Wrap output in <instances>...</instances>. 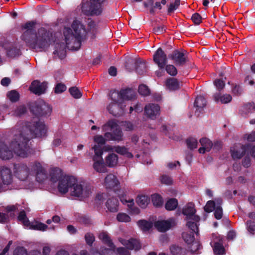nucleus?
Here are the masks:
<instances>
[{
	"label": "nucleus",
	"mask_w": 255,
	"mask_h": 255,
	"mask_svg": "<svg viewBox=\"0 0 255 255\" xmlns=\"http://www.w3.org/2000/svg\"><path fill=\"white\" fill-rule=\"evenodd\" d=\"M69 92L71 95L75 99H79L82 96V93L76 87H72L69 89Z\"/></svg>",
	"instance_id": "nucleus-49"
},
{
	"label": "nucleus",
	"mask_w": 255,
	"mask_h": 255,
	"mask_svg": "<svg viewBox=\"0 0 255 255\" xmlns=\"http://www.w3.org/2000/svg\"><path fill=\"white\" fill-rule=\"evenodd\" d=\"M105 0H90L82 3V13L86 16H99L103 10V4Z\"/></svg>",
	"instance_id": "nucleus-6"
},
{
	"label": "nucleus",
	"mask_w": 255,
	"mask_h": 255,
	"mask_svg": "<svg viewBox=\"0 0 255 255\" xmlns=\"http://www.w3.org/2000/svg\"><path fill=\"white\" fill-rule=\"evenodd\" d=\"M117 219L121 222H128L130 221V217L126 213H120L117 216Z\"/></svg>",
	"instance_id": "nucleus-57"
},
{
	"label": "nucleus",
	"mask_w": 255,
	"mask_h": 255,
	"mask_svg": "<svg viewBox=\"0 0 255 255\" xmlns=\"http://www.w3.org/2000/svg\"><path fill=\"white\" fill-rule=\"evenodd\" d=\"M180 0H175L174 2L171 3L168 8L167 12L168 13H171L175 10L178 8L180 5Z\"/></svg>",
	"instance_id": "nucleus-62"
},
{
	"label": "nucleus",
	"mask_w": 255,
	"mask_h": 255,
	"mask_svg": "<svg viewBox=\"0 0 255 255\" xmlns=\"http://www.w3.org/2000/svg\"><path fill=\"white\" fill-rule=\"evenodd\" d=\"M104 135L103 136L97 135L94 137V141L98 143V145H103L106 143V141H108Z\"/></svg>",
	"instance_id": "nucleus-61"
},
{
	"label": "nucleus",
	"mask_w": 255,
	"mask_h": 255,
	"mask_svg": "<svg viewBox=\"0 0 255 255\" xmlns=\"http://www.w3.org/2000/svg\"><path fill=\"white\" fill-rule=\"evenodd\" d=\"M152 202L155 207H160L163 204V200L162 197L158 194H155L151 196Z\"/></svg>",
	"instance_id": "nucleus-46"
},
{
	"label": "nucleus",
	"mask_w": 255,
	"mask_h": 255,
	"mask_svg": "<svg viewBox=\"0 0 255 255\" xmlns=\"http://www.w3.org/2000/svg\"><path fill=\"white\" fill-rule=\"evenodd\" d=\"M150 202V198L146 195H138L136 199V202L142 208H145Z\"/></svg>",
	"instance_id": "nucleus-37"
},
{
	"label": "nucleus",
	"mask_w": 255,
	"mask_h": 255,
	"mask_svg": "<svg viewBox=\"0 0 255 255\" xmlns=\"http://www.w3.org/2000/svg\"><path fill=\"white\" fill-rule=\"evenodd\" d=\"M135 65V59L133 58H128L125 62V67L129 72H131L134 69Z\"/></svg>",
	"instance_id": "nucleus-50"
},
{
	"label": "nucleus",
	"mask_w": 255,
	"mask_h": 255,
	"mask_svg": "<svg viewBox=\"0 0 255 255\" xmlns=\"http://www.w3.org/2000/svg\"><path fill=\"white\" fill-rule=\"evenodd\" d=\"M247 229L251 234H254L255 232V222L248 220L246 222Z\"/></svg>",
	"instance_id": "nucleus-63"
},
{
	"label": "nucleus",
	"mask_w": 255,
	"mask_h": 255,
	"mask_svg": "<svg viewBox=\"0 0 255 255\" xmlns=\"http://www.w3.org/2000/svg\"><path fill=\"white\" fill-rule=\"evenodd\" d=\"M119 198L124 204L128 203V208L132 210L134 212L136 213H139V209L137 208L134 207V202L133 199H129L128 200L126 198V195L124 193L119 194Z\"/></svg>",
	"instance_id": "nucleus-29"
},
{
	"label": "nucleus",
	"mask_w": 255,
	"mask_h": 255,
	"mask_svg": "<svg viewBox=\"0 0 255 255\" xmlns=\"http://www.w3.org/2000/svg\"><path fill=\"white\" fill-rule=\"evenodd\" d=\"M47 88V82L41 83L37 80H34L29 87V90L37 95H41L44 94Z\"/></svg>",
	"instance_id": "nucleus-15"
},
{
	"label": "nucleus",
	"mask_w": 255,
	"mask_h": 255,
	"mask_svg": "<svg viewBox=\"0 0 255 255\" xmlns=\"http://www.w3.org/2000/svg\"><path fill=\"white\" fill-rule=\"evenodd\" d=\"M207 101L206 99L202 96H198L196 97L194 102V106L196 108L195 114L199 116L200 113H202L204 108L206 106Z\"/></svg>",
	"instance_id": "nucleus-21"
},
{
	"label": "nucleus",
	"mask_w": 255,
	"mask_h": 255,
	"mask_svg": "<svg viewBox=\"0 0 255 255\" xmlns=\"http://www.w3.org/2000/svg\"><path fill=\"white\" fill-rule=\"evenodd\" d=\"M7 96L12 102H16L19 99V94L15 90H12L7 94Z\"/></svg>",
	"instance_id": "nucleus-51"
},
{
	"label": "nucleus",
	"mask_w": 255,
	"mask_h": 255,
	"mask_svg": "<svg viewBox=\"0 0 255 255\" xmlns=\"http://www.w3.org/2000/svg\"><path fill=\"white\" fill-rule=\"evenodd\" d=\"M29 109L33 115L38 117L49 116L52 112V108L43 100L31 103Z\"/></svg>",
	"instance_id": "nucleus-7"
},
{
	"label": "nucleus",
	"mask_w": 255,
	"mask_h": 255,
	"mask_svg": "<svg viewBox=\"0 0 255 255\" xmlns=\"http://www.w3.org/2000/svg\"><path fill=\"white\" fill-rule=\"evenodd\" d=\"M222 240H220V242ZM213 251L215 255H223L225 254V249L221 242H215L213 246Z\"/></svg>",
	"instance_id": "nucleus-39"
},
{
	"label": "nucleus",
	"mask_w": 255,
	"mask_h": 255,
	"mask_svg": "<svg viewBox=\"0 0 255 255\" xmlns=\"http://www.w3.org/2000/svg\"><path fill=\"white\" fill-rule=\"evenodd\" d=\"M165 69L166 72L170 75L174 77L177 74V70L176 67L171 64L166 65L165 66Z\"/></svg>",
	"instance_id": "nucleus-52"
},
{
	"label": "nucleus",
	"mask_w": 255,
	"mask_h": 255,
	"mask_svg": "<svg viewBox=\"0 0 255 255\" xmlns=\"http://www.w3.org/2000/svg\"><path fill=\"white\" fill-rule=\"evenodd\" d=\"M243 92V89L241 85L237 84H233L232 93L234 96H241Z\"/></svg>",
	"instance_id": "nucleus-54"
},
{
	"label": "nucleus",
	"mask_w": 255,
	"mask_h": 255,
	"mask_svg": "<svg viewBox=\"0 0 255 255\" xmlns=\"http://www.w3.org/2000/svg\"><path fill=\"white\" fill-rule=\"evenodd\" d=\"M27 112V108L24 105L16 107L11 112V114L15 117H20Z\"/></svg>",
	"instance_id": "nucleus-32"
},
{
	"label": "nucleus",
	"mask_w": 255,
	"mask_h": 255,
	"mask_svg": "<svg viewBox=\"0 0 255 255\" xmlns=\"http://www.w3.org/2000/svg\"><path fill=\"white\" fill-rule=\"evenodd\" d=\"M137 224L139 227L144 231H148L152 227V224L145 220H140Z\"/></svg>",
	"instance_id": "nucleus-43"
},
{
	"label": "nucleus",
	"mask_w": 255,
	"mask_h": 255,
	"mask_svg": "<svg viewBox=\"0 0 255 255\" xmlns=\"http://www.w3.org/2000/svg\"><path fill=\"white\" fill-rule=\"evenodd\" d=\"M182 238L187 244H191L195 240L194 234L190 232H183L182 235Z\"/></svg>",
	"instance_id": "nucleus-45"
},
{
	"label": "nucleus",
	"mask_w": 255,
	"mask_h": 255,
	"mask_svg": "<svg viewBox=\"0 0 255 255\" xmlns=\"http://www.w3.org/2000/svg\"><path fill=\"white\" fill-rule=\"evenodd\" d=\"M12 157L13 152L4 143H0V158L3 160H8Z\"/></svg>",
	"instance_id": "nucleus-22"
},
{
	"label": "nucleus",
	"mask_w": 255,
	"mask_h": 255,
	"mask_svg": "<svg viewBox=\"0 0 255 255\" xmlns=\"http://www.w3.org/2000/svg\"><path fill=\"white\" fill-rule=\"evenodd\" d=\"M119 201L116 198H109L106 203V206L111 212H116L118 211Z\"/></svg>",
	"instance_id": "nucleus-28"
},
{
	"label": "nucleus",
	"mask_w": 255,
	"mask_h": 255,
	"mask_svg": "<svg viewBox=\"0 0 255 255\" xmlns=\"http://www.w3.org/2000/svg\"><path fill=\"white\" fill-rule=\"evenodd\" d=\"M170 250L172 255H184L185 254L184 249L178 246L172 245L170 247Z\"/></svg>",
	"instance_id": "nucleus-47"
},
{
	"label": "nucleus",
	"mask_w": 255,
	"mask_h": 255,
	"mask_svg": "<svg viewBox=\"0 0 255 255\" xmlns=\"http://www.w3.org/2000/svg\"><path fill=\"white\" fill-rule=\"evenodd\" d=\"M65 176H67L65 175L62 177V170L59 168H53L50 173V180L55 183L59 181L60 182V180L63 179Z\"/></svg>",
	"instance_id": "nucleus-27"
},
{
	"label": "nucleus",
	"mask_w": 255,
	"mask_h": 255,
	"mask_svg": "<svg viewBox=\"0 0 255 255\" xmlns=\"http://www.w3.org/2000/svg\"><path fill=\"white\" fill-rule=\"evenodd\" d=\"M0 178L4 185H9L12 182V174L10 169L6 167H2L0 170Z\"/></svg>",
	"instance_id": "nucleus-18"
},
{
	"label": "nucleus",
	"mask_w": 255,
	"mask_h": 255,
	"mask_svg": "<svg viewBox=\"0 0 255 255\" xmlns=\"http://www.w3.org/2000/svg\"><path fill=\"white\" fill-rule=\"evenodd\" d=\"M215 207V202L213 200L208 201L204 207V210L207 213H210L214 211Z\"/></svg>",
	"instance_id": "nucleus-58"
},
{
	"label": "nucleus",
	"mask_w": 255,
	"mask_h": 255,
	"mask_svg": "<svg viewBox=\"0 0 255 255\" xmlns=\"http://www.w3.org/2000/svg\"><path fill=\"white\" fill-rule=\"evenodd\" d=\"M213 98L214 101L218 103L220 102L222 104H227L230 103L232 100V97L230 94H224L221 95L220 93H216L214 94Z\"/></svg>",
	"instance_id": "nucleus-24"
},
{
	"label": "nucleus",
	"mask_w": 255,
	"mask_h": 255,
	"mask_svg": "<svg viewBox=\"0 0 255 255\" xmlns=\"http://www.w3.org/2000/svg\"><path fill=\"white\" fill-rule=\"evenodd\" d=\"M6 55L10 58H15L21 55V52L19 48L11 46L6 50Z\"/></svg>",
	"instance_id": "nucleus-35"
},
{
	"label": "nucleus",
	"mask_w": 255,
	"mask_h": 255,
	"mask_svg": "<svg viewBox=\"0 0 255 255\" xmlns=\"http://www.w3.org/2000/svg\"><path fill=\"white\" fill-rule=\"evenodd\" d=\"M105 185L107 188L113 189L120 185V182L117 177L113 174H108L105 178Z\"/></svg>",
	"instance_id": "nucleus-20"
},
{
	"label": "nucleus",
	"mask_w": 255,
	"mask_h": 255,
	"mask_svg": "<svg viewBox=\"0 0 255 255\" xmlns=\"http://www.w3.org/2000/svg\"><path fill=\"white\" fill-rule=\"evenodd\" d=\"M98 237L104 244L107 245L111 249H108L105 248L104 249L105 252H103V254L107 253V254H115L114 251L116 247L108 233L105 231H102L99 234Z\"/></svg>",
	"instance_id": "nucleus-14"
},
{
	"label": "nucleus",
	"mask_w": 255,
	"mask_h": 255,
	"mask_svg": "<svg viewBox=\"0 0 255 255\" xmlns=\"http://www.w3.org/2000/svg\"><path fill=\"white\" fill-rule=\"evenodd\" d=\"M165 85L170 91H176L180 88L178 80L174 78H167L165 81Z\"/></svg>",
	"instance_id": "nucleus-25"
},
{
	"label": "nucleus",
	"mask_w": 255,
	"mask_h": 255,
	"mask_svg": "<svg viewBox=\"0 0 255 255\" xmlns=\"http://www.w3.org/2000/svg\"><path fill=\"white\" fill-rule=\"evenodd\" d=\"M154 226L159 231L165 232L170 229L171 223L168 220L158 221L155 222Z\"/></svg>",
	"instance_id": "nucleus-23"
},
{
	"label": "nucleus",
	"mask_w": 255,
	"mask_h": 255,
	"mask_svg": "<svg viewBox=\"0 0 255 255\" xmlns=\"http://www.w3.org/2000/svg\"><path fill=\"white\" fill-rule=\"evenodd\" d=\"M196 209L194 204L190 202L187 204L182 209V214L186 216V220H193L196 222H199L200 218L195 215Z\"/></svg>",
	"instance_id": "nucleus-13"
},
{
	"label": "nucleus",
	"mask_w": 255,
	"mask_h": 255,
	"mask_svg": "<svg viewBox=\"0 0 255 255\" xmlns=\"http://www.w3.org/2000/svg\"><path fill=\"white\" fill-rule=\"evenodd\" d=\"M17 219L19 221L22 223L24 226L28 227L30 225V222L27 218L26 213L24 210L19 212Z\"/></svg>",
	"instance_id": "nucleus-44"
},
{
	"label": "nucleus",
	"mask_w": 255,
	"mask_h": 255,
	"mask_svg": "<svg viewBox=\"0 0 255 255\" xmlns=\"http://www.w3.org/2000/svg\"><path fill=\"white\" fill-rule=\"evenodd\" d=\"M160 111V108L158 104H149L144 108L145 115L151 120H155L159 115Z\"/></svg>",
	"instance_id": "nucleus-16"
},
{
	"label": "nucleus",
	"mask_w": 255,
	"mask_h": 255,
	"mask_svg": "<svg viewBox=\"0 0 255 255\" xmlns=\"http://www.w3.org/2000/svg\"><path fill=\"white\" fill-rule=\"evenodd\" d=\"M136 72L139 75H143L146 70V65L144 61L139 59H135V65L134 67Z\"/></svg>",
	"instance_id": "nucleus-31"
},
{
	"label": "nucleus",
	"mask_w": 255,
	"mask_h": 255,
	"mask_svg": "<svg viewBox=\"0 0 255 255\" xmlns=\"http://www.w3.org/2000/svg\"><path fill=\"white\" fill-rule=\"evenodd\" d=\"M13 255H27V251L23 247H17L13 251Z\"/></svg>",
	"instance_id": "nucleus-64"
},
{
	"label": "nucleus",
	"mask_w": 255,
	"mask_h": 255,
	"mask_svg": "<svg viewBox=\"0 0 255 255\" xmlns=\"http://www.w3.org/2000/svg\"><path fill=\"white\" fill-rule=\"evenodd\" d=\"M123 103H111L107 107L109 112L115 117H120L124 113L122 108Z\"/></svg>",
	"instance_id": "nucleus-19"
},
{
	"label": "nucleus",
	"mask_w": 255,
	"mask_h": 255,
	"mask_svg": "<svg viewBox=\"0 0 255 255\" xmlns=\"http://www.w3.org/2000/svg\"><path fill=\"white\" fill-rule=\"evenodd\" d=\"M153 60L160 69H164L168 61L167 55L161 47L154 52Z\"/></svg>",
	"instance_id": "nucleus-12"
},
{
	"label": "nucleus",
	"mask_w": 255,
	"mask_h": 255,
	"mask_svg": "<svg viewBox=\"0 0 255 255\" xmlns=\"http://www.w3.org/2000/svg\"><path fill=\"white\" fill-rule=\"evenodd\" d=\"M200 142L202 146L206 147L207 148V152L210 151L213 143L210 139L206 137H203L200 139Z\"/></svg>",
	"instance_id": "nucleus-53"
},
{
	"label": "nucleus",
	"mask_w": 255,
	"mask_h": 255,
	"mask_svg": "<svg viewBox=\"0 0 255 255\" xmlns=\"http://www.w3.org/2000/svg\"><path fill=\"white\" fill-rule=\"evenodd\" d=\"M94 161V163L93 164V168L97 172L100 173H106L108 172L104 160H103V161H101V160H97Z\"/></svg>",
	"instance_id": "nucleus-36"
},
{
	"label": "nucleus",
	"mask_w": 255,
	"mask_h": 255,
	"mask_svg": "<svg viewBox=\"0 0 255 255\" xmlns=\"http://www.w3.org/2000/svg\"><path fill=\"white\" fill-rule=\"evenodd\" d=\"M240 145V149L239 150L236 149L237 145H236L235 147H231L230 149L231 156L234 160L241 159L245 155L246 151H247V150L249 149L250 147H251V145L250 144Z\"/></svg>",
	"instance_id": "nucleus-17"
},
{
	"label": "nucleus",
	"mask_w": 255,
	"mask_h": 255,
	"mask_svg": "<svg viewBox=\"0 0 255 255\" xmlns=\"http://www.w3.org/2000/svg\"><path fill=\"white\" fill-rule=\"evenodd\" d=\"M93 148L95 152V155L93 157V160L94 161L101 160V161H103V160H104L102 157L103 151L101 146L95 145Z\"/></svg>",
	"instance_id": "nucleus-38"
},
{
	"label": "nucleus",
	"mask_w": 255,
	"mask_h": 255,
	"mask_svg": "<svg viewBox=\"0 0 255 255\" xmlns=\"http://www.w3.org/2000/svg\"><path fill=\"white\" fill-rule=\"evenodd\" d=\"M178 206V201L175 198L169 199L165 204V208L168 211L175 210Z\"/></svg>",
	"instance_id": "nucleus-41"
},
{
	"label": "nucleus",
	"mask_w": 255,
	"mask_h": 255,
	"mask_svg": "<svg viewBox=\"0 0 255 255\" xmlns=\"http://www.w3.org/2000/svg\"><path fill=\"white\" fill-rule=\"evenodd\" d=\"M15 128L19 133L15 135L11 146L17 156L23 158L27 157L32 150L29 145V142L32 138L46 135L45 125L40 121L19 122Z\"/></svg>",
	"instance_id": "nucleus-1"
},
{
	"label": "nucleus",
	"mask_w": 255,
	"mask_h": 255,
	"mask_svg": "<svg viewBox=\"0 0 255 255\" xmlns=\"http://www.w3.org/2000/svg\"><path fill=\"white\" fill-rule=\"evenodd\" d=\"M66 45L64 43H56L55 46V50L53 52L54 54H57L61 59L66 57Z\"/></svg>",
	"instance_id": "nucleus-26"
},
{
	"label": "nucleus",
	"mask_w": 255,
	"mask_h": 255,
	"mask_svg": "<svg viewBox=\"0 0 255 255\" xmlns=\"http://www.w3.org/2000/svg\"><path fill=\"white\" fill-rule=\"evenodd\" d=\"M119 241L121 243L125 246L127 249L124 247H120L117 249V253L120 255H130V253L128 250L139 251L141 248V245L139 240L130 238L129 240H126L122 238L119 239Z\"/></svg>",
	"instance_id": "nucleus-8"
},
{
	"label": "nucleus",
	"mask_w": 255,
	"mask_h": 255,
	"mask_svg": "<svg viewBox=\"0 0 255 255\" xmlns=\"http://www.w3.org/2000/svg\"><path fill=\"white\" fill-rule=\"evenodd\" d=\"M85 239L88 245L91 247L95 241V236L91 233H87L85 235Z\"/></svg>",
	"instance_id": "nucleus-59"
},
{
	"label": "nucleus",
	"mask_w": 255,
	"mask_h": 255,
	"mask_svg": "<svg viewBox=\"0 0 255 255\" xmlns=\"http://www.w3.org/2000/svg\"><path fill=\"white\" fill-rule=\"evenodd\" d=\"M110 96L111 100L113 101L112 103H123L121 91L120 92L116 90L111 91Z\"/></svg>",
	"instance_id": "nucleus-42"
},
{
	"label": "nucleus",
	"mask_w": 255,
	"mask_h": 255,
	"mask_svg": "<svg viewBox=\"0 0 255 255\" xmlns=\"http://www.w3.org/2000/svg\"><path fill=\"white\" fill-rule=\"evenodd\" d=\"M199 222L193 221H188L186 224V226L190 229L191 231L190 233L195 234L197 236L199 235Z\"/></svg>",
	"instance_id": "nucleus-40"
},
{
	"label": "nucleus",
	"mask_w": 255,
	"mask_h": 255,
	"mask_svg": "<svg viewBox=\"0 0 255 255\" xmlns=\"http://www.w3.org/2000/svg\"><path fill=\"white\" fill-rule=\"evenodd\" d=\"M77 179L74 176H65L60 180L58 183V189L59 192L62 194L66 193L69 189H73L71 191V195L75 197H87L91 193V187L86 185L85 188L81 184H76Z\"/></svg>",
	"instance_id": "nucleus-4"
},
{
	"label": "nucleus",
	"mask_w": 255,
	"mask_h": 255,
	"mask_svg": "<svg viewBox=\"0 0 255 255\" xmlns=\"http://www.w3.org/2000/svg\"><path fill=\"white\" fill-rule=\"evenodd\" d=\"M188 148L190 150L195 149L197 147L198 141L197 139L192 137H189L186 140Z\"/></svg>",
	"instance_id": "nucleus-48"
},
{
	"label": "nucleus",
	"mask_w": 255,
	"mask_h": 255,
	"mask_svg": "<svg viewBox=\"0 0 255 255\" xmlns=\"http://www.w3.org/2000/svg\"><path fill=\"white\" fill-rule=\"evenodd\" d=\"M168 57L171 59L176 66H182L188 60L187 51L183 50L180 52L178 50H174L172 53L168 55Z\"/></svg>",
	"instance_id": "nucleus-10"
},
{
	"label": "nucleus",
	"mask_w": 255,
	"mask_h": 255,
	"mask_svg": "<svg viewBox=\"0 0 255 255\" xmlns=\"http://www.w3.org/2000/svg\"><path fill=\"white\" fill-rule=\"evenodd\" d=\"M242 111L245 114H247L252 111H255V105L254 103H248L245 104L242 107Z\"/></svg>",
	"instance_id": "nucleus-55"
},
{
	"label": "nucleus",
	"mask_w": 255,
	"mask_h": 255,
	"mask_svg": "<svg viewBox=\"0 0 255 255\" xmlns=\"http://www.w3.org/2000/svg\"><path fill=\"white\" fill-rule=\"evenodd\" d=\"M121 95H122L123 102L124 100H131L135 97V92L130 88L122 89L121 90Z\"/></svg>",
	"instance_id": "nucleus-30"
},
{
	"label": "nucleus",
	"mask_w": 255,
	"mask_h": 255,
	"mask_svg": "<svg viewBox=\"0 0 255 255\" xmlns=\"http://www.w3.org/2000/svg\"><path fill=\"white\" fill-rule=\"evenodd\" d=\"M138 93L142 96H147L150 94V90L145 85H140L138 87Z\"/></svg>",
	"instance_id": "nucleus-56"
},
{
	"label": "nucleus",
	"mask_w": 255,
	"mask_h": 255,
	"mask_svg": "<svg viewBox=\"0 0 255 255\" xmlns=\"http://www.w3.org/2000/svg\"><path fill=\"white\" fill-rule=\"evenodd\" d=\"M14 173L16 177L20 180H25L29 173V168L24 163H17L14 165Z\"/></svg>",
	"instance_id": "nucleus-11"
},
{
	"label": "nucleus",
	"mask_w": 255,
	"mask_h": 255,
	"mask_svg": "<svg viewBox=\"0 0 255 255\" xmlns=\"http://www.w3.org/2000/svg\"><path fill=\"white\" fill-rule=\"evenodd\" d=\"M71 26L74 33L70 28H65L64 31L65 40L68 48L77 51L80 48L82 42L85 39L86 30L85 26L77 20L73 21Z\"/></svg>",
	"instance_id": "nucleus-3"
},
{
	"label": "nucleus",
	"mask_w": 255,
	"mask_h": 255,
	"mask_svg": "<svg viewBox=\"0 0 255 255\" xmlns=\"http://www.w3.org/2000/svg\"><path fill=\"white\" fill-rule=\"evenodd\" d=\"M160 181L162 184L170 185L173 183L172 178L169 175L164 174L160 177Z\"/></svg>",
	"instance_id": "nucleus-60"
},
{
	"label": "nucleus",
	"mask_w": 255,
	"mask_h": 255,
	"mask_svg": "<svg viewBox=\"0 0 255 255\" xmlns=\"http://www.w3.org/2000/svg\"><path fill=\"white\" fill-rule=\"evenodd\" d=\"M30 175L35 176L37 182L41 183L44 180L46 174L41 164L37 161L31 162L29 164Z\"/></svg>",
	"instance_id": "nucleus-9"
},
{
	"label": "nucleus",
	"mask_w": 255,
	"mask_h": 255,
	"mask_svg": "<svg viewBox=\"0 0 255 255\" xmlns=\"http://www.w3.org/2000/svg\"><path fill=\"white\" fill-rule=\"evenodd\" d=\"M104 136L108 141L119 142L123 140L124 133L116 120H109L102 126Z\"/></svg>",
	"instance_id": "nucleus-5"
},
{
	"label": "nucleus",
	"mask_w": 255,
	"mask_h": 255,
	"mask_svg": "<svg viewBox=\"0 0 255 255\" xmlns=\"http://www.w3.org/2000/svg\"><path fill=\"white\" fill-rule=\"evenodd\" d=\"M118 161V156L115 153H110L106 158L105 162L106 164L112 167L117 165Z\"/></svg>",
	"instance_id": "nucleus-34"
},
{
	"label": "nucleus",
	"mask_w": 255,
	"mask_h": 255,
	"mask_svg": "<svg viewBox=\"0 0 255 255\" xmlns=\"http://www.w3.org/2000/svg\"><path fill=\"white\" fill-rule=\"evenodd\" d=\"M114 150L117 153L125 156L129 158H131L133 156L132 154L128 151V149L124 146H121L118 145L115 146Z\"/></svg>",
	"instance_id": "nucleus-33"
},
{
	"label": "nucleus",
	"mask_w": 255,
	"mask_h": 255,
	"mask_svg": "<svg viewBox=\"0 0 255 255\" xmlns=\"http://www.w3.org/2000/svg\"><path fill=\"white\" fill-rule=\"evenodd\" d=\"M35 24L36 22L34 21H28L22 25V30H26L21 35V39L30 48L44 50L49 46L53 41V34L44 27L38 29L36 33L34 29Z\"/></svg>",
	"instance_id": "nucleus-2"
}]
</instances>
